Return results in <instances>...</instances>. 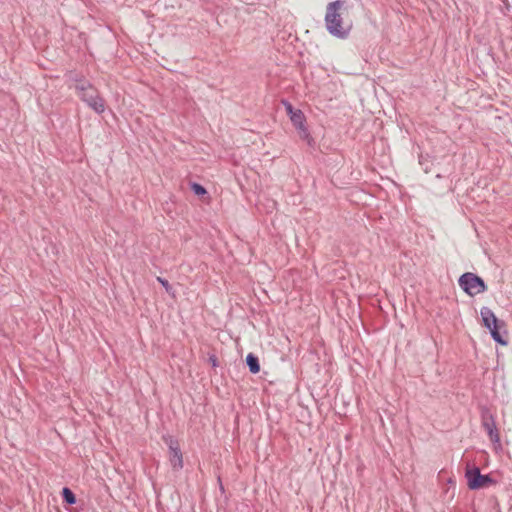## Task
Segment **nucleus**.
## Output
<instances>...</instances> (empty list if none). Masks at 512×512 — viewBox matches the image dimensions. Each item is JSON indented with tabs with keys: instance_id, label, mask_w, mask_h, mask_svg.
<instances>
[{
	"instance_id": "f257e3e1",
	"label": "nucleus",
	"mask_w": 512,
	"mask_h": 512,
	"mask_svg": "<svg viewBox=\"0 0 512 512\" xmlns=\"http://www.w3.org/2000/svg\"><path fill=\"white\" fill-rule=\"evenodd\" d=\"M345 4L343 0H336L330 2L326 7V29L332 36L339 39H346L353 27L352 21L344 17V12L347 11Z\"/></svg>"
},
{
	"instance_id": "f03ea898",
	"label": "nucleus",
	"mask_w": 512,
	"mask_h": 512,
	"mask_svg": "<svg viewBox=\"0 0 512 512\" xmlns=\"http://www.w3.org/2000/svg\"><path fill=\"white\" fill-rule=\"evenodd\" d=\"M80 99L85 102L88 107L97 114H101L105 110V101L100 96L98 90L90 82H82L74 86Z\"/></svg>"
},
{
	"instance_id": "7ed1b4c3",
	"label": "nucleus",
	"mask_w": 512,
	"mask_h": 512,
	"mask_svg": "<svg viewBox=\"0 0 512 512\" xmlns=\"http://www.w3.org/2000/svg\"><path fill=\"white\" fill-rule=\"evenodd\" d=\"M465 478L470 490H480L498 483L490 474H481L480 468L476 465L466 466Z\"/></svg>"
},
{
	"instance_id": "20e7f679",
	"label": "nucleus",
	"mask_w": 512,
	"mask_h": 512,
	"mask_svg": "<svg viewBox=\"0 0 512 512\" xmlns=\"http://www.w3.org/2000/svg\"><path fill=\"white\" fill-rule=\"evenodd\" d=\"M458 284L461 289L468 295L474 296L487 290L484 280L475 273L465 272L459 279Z\"/></svg>"
},
{
	"instance_id": "39448f33",
	"label": "nucleus",
	"mask_w": 512,
	"mask_h": 512,
	"mask_svg": "<svg viewBox=\"0 0 512 512\" xmlns=\"http://www.w3.org/2000/svg\"><path fill=\"white\" fill-rule=\"evenodd\" d=\"M163 441L168 446L169 460L173 470H181L183 468V454L180 449L178 440L173 436L164 435Z\"/></svg>"
},
{
	"instance_id": "423d86ee",
	"label": "nucleus",
	"mask_w": 512,
	"mask_h": 512,
	"mask_svg": "<svg viewBox=\"0 0 512 512\" xmlns=\"http://www.w3.org/2000/svg\"><path fill=\"white\" fill-rule=\"evenodd\" d=\"M481 420L482 426L487 432L490 441L493 443H499L500 437L496 426L495 418L487 408L482 410Z\"/></svg>"
},
{
	"instance_id": "0eeeda50",
	"label": "nucleus",
	"mask_w": 512,
	"mask_h": 512,
	"mask_svg": "<svg viewBox=\"0 0 512 512\" xmlns=\"http://www.w3.org/2000/svg\"><path fill=\"white\" fill-rule=\"evenodd\" d=\"M283 104L295 128H301L302 125L306 122L304 113L300 109H295L293 105L287 100H283Z\"/></svg>"
},
{
	"instance_id": "6e6552de",
	"label": "nucleus",
	"mask_w": 512,
	"mask_h": 512,
	"mask_svg": "<svg viewBox=\"0 0 512 512\" xmlns=\"http://www.w3.org/2000/svg\"><path fill=\"white\" fill-rule=\"evenodd\" d=\"M504 326H505V323H504V321L501 320V321H499V323L493 324L492 326H489V328H487L490 332L492 339L496 343L503 345V346L508 344L507 339L501 333V328H503Z\"/></svg>"
},
{
	"instance_id": "1a4fd4ad",
	"label": "nucleus",
	"mask_w": 512,
	"mask_h": 512,
	"mask_svg": "<svg viewBox=\"0 0 512 512\" xmlns=\"http://www.w3.org/2000/svg\"><path fill=\"white\" fill-rule=\"evenodd\" d=\"M480 316H481V320H482V325L485 328H489V326H492L493 324H497L500 321L496 317L494 312L488 307H482L480 309Z\"/></svg>"
},
{
	"instance_id": "9d476101",
	"label": "nucleus",
	"mask_w": 512,
	"mask_h": 512,
	"mask_svg": "<svg viewBox=\"0 0 512 512\" xmlns=\"http://www.w3.org/2000/svg\"><path fill=\"white\" fill-rule=\"evenodd\" d=\"M245 361L252 374H257L260 371L259 358L254 353H248Z\"/></svg>"
},
{
	"instance_id": "9b49d317",
	"label": "nucleus",
	"mask_w": 512,
	"mask_h": 512,
	"mask_svg": "<svg viewBox=\"0 0 512 512\" xmlns=\"http://www.w3.org/2000/svg\"><path fill=\"white\" fill-rule=\"evenodd\" d=\"M63 502L67 505H74L77 501L76 495L69 487H63L61 491Z\"/></svg>"
},
{
	"instance_id": "f8f14e48",
	"label": "nucleus",
	"mask_w": 512,
	"mask_h": 512,
	"mask_svg": "<svg viewBox=\"0 0 512 512\" xmlns=\"http://www.w3.org/2000/svg\"><path fill=\"white\" fill-rule=\"evenodd\" d=\"M419 164L421 165L422 169L424 170L425 173H429L430 170H431V160H430V156L428 154L426 155H419Z\"/></svg>"
},
{
	"instance_id": "ddd939ff",
	"label": "nucleus",
	"mask_w": 512,
	"mask_h": 512,
	"mask_svg": "<svg viewBox=\"0 0 512 512\" xmlns=\"http://www.w3.org/2000/svg\"><path fill=\"white\" fill-rule=\"evenodd\" d=\"M67 77L69 80L75 82V85H79L81 84L82 82H89L88 80H86L84 78L83 75L77 73L76 71H70L68 74H67Z\"/></svg>"
},
{
	"instance_id": "4468645a",
	"label": "nucleus",
	"mask_w": 512,
	"mask_h": 512,
	"mask_svg": "<svg viewBox=\"0 0 512 512\" xmlns=\"http://www.w3.org/2000/svg\"><path fill=\"white\" fill-rule=\"evenodd\" d=\"M190 188H191L192 192L197 196H204L207 194L206 188L197 182H192L190 184Z\"/></svg>"
},
{
	"instance_id": "2eb2a0df",
	"label": "nucleus",
	"mask_w": 512,
	"mask_h": 512,
	"mask_svg": "<svg viewBox=\"0 0 512 512\" xmlns=\"http://www.w3.org/2000/svg\"><path fill=\"white\" fill-rule=\"evenodd\" d=\"M296 129L299 131L300 138H302L303 140H306L309 145H312L313 139L310 136V133H309L307 127L305 126V123L302 125L301 128H296Z\"/></svg>"
},
{
	"instance_id": "dca6fc26",
	"label": "nucleus",
	"mask_w": 512,
	"mask_h": 512,
	"mask_svg": "<svg viewBox=\"0 0 512 512\" xmlns=\"http://www.w3.org/2000/svg\"><path fill=\"white\" fill-rule=\"evenodd\" d=\"M157 281L163 286L168 294L173 293V287L170 285L167 279L162 277H157Z\"/></svg>"
},
{
	"instance_id": "f3484780",
	"label": "nucleus",
	"mask_w": 512,
	"mask_h": 512,
	"mask_svg": "<svg viewBox=\"0 0 512 512\" xmlns=\"http://www.w3.org/2000/svg\"><path fill=\"white\" fill-rule=\"evenodd\" d=\"M208 361L212 365V367H218L219 365L218 358L215 354L209 355Z\"/></svg>"
},
{
	"instance_id": "a211bd4d",
	"label": "nucleus",
	"mask_w": 512,
	"mask_h": 512,
	"mask_svg": "<svg viewBox=\"0 0 512 512\" xmlns=\"http://www.w3.org/2000/svg\"><path fill=\"white\" fill-rule=\"evenodd\" d=\"M217 481H218V484H219V489H220V491H221L222 493H224V492H225V489H224V486H223V483H222V480H221V477H220V476H218V477H217Z\"/></svg>"
}]
</instances>
